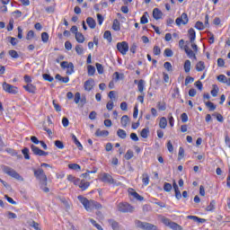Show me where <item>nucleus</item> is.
I'll return each mask as SVG.
<instances>
[{
  "label": "nucleus",
  "instance_id": "f257e3e1",
  "mask_svg": "<svg viewBox=\"0 0 230 230\" xmlns=\"http://www.w3.org/2000/svg\"><path fill=\"white\" fill-rule=\"evenodd\" d=\"M79 202L83 204L84 209L86 211H93V209H102L103 207L102 204H100L98 201H94L93 199H87V198L84 196H78L77 197Z\"/></svg>",
  "mask_w": 230,
  "mask_h": 230
},
{
  "label": "nucleus",
  "instance_id": "f03ea898",
  "mask_svg": "<svg viewBox=\"0 0 230 230\" xmlns=\"http://www.w3.org/2000/svg\"><path fill=\"white\" fill-rule=\"evenodd\" d=\"M2 170L4 173H5L6 175H9V177H13V179H15L16 181H20L22 182L24 181V178L21 176V174H19V172H17L15 169L10 166L4 165L2 166Z\"/></svg>",
  "mask_w": 230,
  "mask_h": 230
},
{
  "label": "nucleus",
  "instance_id": "7ed1b4c3",
  "mask_svg": "<svg viewBox=\"0 0 230 230\" xmlns=\"http://www.w3.org/2000/svg\"><path fill=\"white\" fill-rule=\"evenodd\" d=\"M34 177L40 181V184H43V186H48V176H46V173H44L43 169H34Z\"/></svg>",
  "mask_w": 230,
  "mask_h": 230
},
{
  "label": "nucleus",
  "instance_id": "20e7f679",
  "mask_svg": "<svg viewBox=\"0 0 230 230\" xmlns=\"http://www.w3.org/2000/svg\"><path fill=\"white\" fill-rule=\"evenodd\" d=\"M135 224H136L137 227H139V229L157 230V226L155 225H153V224H150V223L137 220L135 222Z\"/></svg>",
  "mask_w": 230,
  "mask_h": 230
},
{
  "label": "nucleus",
  "instance_id": "39448f33",
  "mask_svg": "<svg viewBox=\"0 0 230 230\" xmlns=\"http://www.w3.org/2000/svg\"><path fill=\"white\" fill-rule=\"evenodd\" d=\"M118 209L120 213H134V207L128 203H119Z\"/></svg>",
  "mask_w": 230,
  "mask_h": 230
},
{
  "label": "nucleus",
  "instance_id": "423d86ee",
  "mask_svg": "<svg viewBox=\"0 0 230 230\" xmlns=\"http://www.w3.org/2000/svg\"><path fill=\"white\" fill-rule=\"evenodd\" d=\"M2 87L9 94H17L19 93L17 86H13L6 82L3 83Z\"/></svg>",
  "mask_w": 230,
  "mask_h": 230
},
{
  "label": "nucleus",
  "instance_id": "0eeeda50",
  "mask_svg": "<svg viewBox=\"0 0 230 230\" xmlns=\"http://www.w3.org/2000/svg\"><path fill=\"white\" fill-rule=\"evenodd\" d=\"M117 49L121 55H127L128 53V43L127 41L117 43Z\"/></svg>",
  "mask_w": 230,
  "mask_h": 230
},
{
  "label": "nucleus",
  "instance_id": "6e6552de",
  "mask_svg": "<svg viewBox=\"0 0 230 230\" xmlns=\"http://www.w3.org/2000/svg\"><path fill=\"white\" fill-rule=\"evenodd\" d=\"M31 149L34 155H40V157H46V155H49V153L43 151L35 145H31Z\"/></svg>",
  "mask_w": 230,
  "mask_h": 230
},
{
  "label": "nucleus",
  "instance_id": "1a4fd4ad",
  "mask_svg": "<svg viewBox=\"0 0 230 230\" xmlns=\"http://www.w3.org/2000/svg\"><path fill=\"white\" fill-rule=\"evenodd\" d=\"M60 66L62 69H70V70H66V75H73V73H75V65H73V63L63 61L61 62Z\"/></svg>",
  "mask_w": 230,
  "mask_h": 230
},
{
  "label": "nucleus",
  "instance_id": "9d476101",
  "mask_svg": "<svg viewBox=\"0 0 230 230\" xmlns=\"http://www.w3.org/2000/svg\"><path fill=\"white\" fill-rule=\"evenodd\" d=\"M100 181H102V182H106L108 184L114 183V178H112L111 175L107 172L102 174Z\"/></svg>",
  "mask_w": 230,
  "mask_h": 230
},
{
  "label": "nucleus",
  "instance_id": "9b49d317",
  "mask_svg": "<svg viewBox=\"0 0 230 230\" xmlns=\"http://www.w3.org/2000/svg\"><path fill=\"white\" fill-rule=\"evenodd\" d=\"M84 91H87L88 93L93 91L94 89V79L90 78L86 80L84 84Z\"/></svg>",
  "mask_w": 230,
  "mask_h": 230
},
{
  "label": "nucleus",
  "instance_id": "f8f14e48",
  "mask_svg": "<svg viewBox=\"0 0 230 230\" xmlns=\"http://www.w3.org/2000/svg\"><path fill=\"white\" fill-rule=\"evenodd\" d=\"M188 21V14L186 13H183L181 17L176 19V24L177 26H181V24H186Z\"/></svg>",
  "mask_w": 230,
  "mask_h": 230
},
{
  "label": "nucleus",
  "instance_id": "ddd939ff",
  "mask_svg": "<svg viewBox=\"0 0 230 230\" xmlns=\"http://www.w3.org/2000/svg\"><path fill=\"white\" fill-rule=\"evenodd\" d=\"M23 89L30 93L31 94H35L37 93V86L33 85L32 84H28L27 85L23 86Z\"/></svg>",
  "mask_w": 230,
  "mask_h": 230
},
{
  "label": "nucleus",
  "instance_id": "4468645a",
  "mask_svg": "<svg viewBox=\"0 0 230 230\" xmlns=\"http://www.w3.org/2000/svg\"><path fill=\"white\" fill-rule=\"evenodd\" d=\"M128 193L129 195H132V197H134V199H136L137 200H139L140 202L145 200V198H143V196L139 195V193L136 192V190H134V189H128Z\"/></svg>",
  "mask_w": 230,
  "mask_h": 230
},
{
  "label": "nucleus",
  "instance_id": "2eb2a0df",
  "mask_svg": "<svg viewBox=\"0 0 230 230\" xmlns=\"http://www.w3.org/2000/svg\"><path fill=\"white\" fill-rule=\"evenodd\" d=\"M153 17L155 19V21H159L163 17V12L159 10V8H155L153 10Z\"/></svg>",
  "mask_w": 230,
  "mask_h": 230
},
{
  "label": "nucleus",
  "instance_id": "dca6fc26",
  "mask_svg": "<svg viewBox=\"0 0 230 230\" xmlns=\"http://www.w3.org/2000/svg\"><path fill=\"white\" fill-rule=\"evenodd\" d=\"M96 137H107L109 136V130H102L98 128L95 132Z\"/></svg>",
  "mask_w": 230,
  "mask_h": 230
},
{
  "label": "nucleus",
  "instance_id": "f3484780",
  "mask_svg": "<svg viewBox=\"0 0 230 230\" xmlns=\"http://www.w3.org/2000/svg\"><path fill=\"white\" fill-rule=\"evenodd\" d=\"M72 141H74L75 145L77 146L79 150H84V146H82V143L78 140L75 134L71 135Z\"/></svg>",
  "mask_w": 230,
  "mask_h": 230
},
{
  "label": "nucleus",
  "instance_id": "a211bd4d",
  "mask_svg": "<svg viewBox=\"0 0 230 230\" xmlns=\"http://www.w3.org/2000/svg\"><path fill=\"white\" fill-rule=\"evenodd\" d=\"M86 24H88L89 28L94 30L96 28V21L93 17H88L86 19Z\"/></svg>",
  "mask_w": 230,
  "mask_h": 230
},
{
  "label": "nucleus",
  "instance_id": "6ab92c4d",
  "mask_svg": "<svg viewBox=\"0 0 230 230\" xmlns=\"http://www.w3.org/2000/svg\"><path fill=\"white\" fill-rule=\"evenodd\" d=\"M120 123L124 128H127V125L130 123V119L128 118V115H123L121 117Z\"/></svg>",
  "mask_w": 230,
  "mask_h": 230
},
{
  "label": "nucleus",
  "instance_id": "aec40b11",
  "mask_svg": "<svg viewBox=\"0 0 230 230\" xmlns=\"http://www.w3.org/2000/svg\"><path fill=\"white\" fill-rule=\"evenodd\" d=\"M90 186H91V182L85 181V180H81L79 188L80 190H82V191H85V190H87V188H89Z\"/></svg>",
  "mask_w": 230,
  "mask_h": 230
},
{
  "label": "nucleus",
  "instance_id": "412c9836",
  "mask_svg": "<svg viewBox=\"0 0 230 230\" xmlns=\"http://www.w3.org/2000/svg\"><path fill=\"white\" fill-rule=\"evenodd\" d=\"M184 51L188 55L189 58H195L197 59V56L195 55V52L193 50L190 49L188 46L184 47Z\"/></svg>",
  "mask_w": 230,
  "mask_h": 230
},
{
  "label": "nucleus",
  "instance_id": "4be33fe9",
  "mask_svg": "<svg viewBox=\"0 0 230 230\" xmlns=\"http://www.w3.org/2000/svg\"><path fill=\"white\" fill-rule=\"evenodd\" d=\"M188 33H189V38H190V40L191 43L195 42V39L197 37L196 35V32H195V30L193 28H190L189 31H188Z\"/></svg>",
  "mask_w": 230,
  "mask_h": 230
},
{
  "label": "nucleus",
  "instance_id": "5701e85b",
  "mask_svg": "<svg viewBox=\"0 0 230 230\" xmlns=\"http://www.w3.org/2000/svg\"><path fill=\"white\" fill-rule=\"evenodd\" d=\"M204 69H206V64L204 63V61H199L196 64V71L200 73L204 71Z\"/></svg>",
  "mask_w": 230,
  "mask_h": 230
},
{
  "label": "nucleus",
  "instance_id": "b1692460",
  "mask_svg": "<svg viewBox=\"0 0 230 230\" xmlns=\"http://www.w3.org/2000/svg\"><path fill=\"white\" fill-rule=\"evenodd\" d=\"M75 40L79 44H84V42H85V37L84 36V34H82V32H78L75 35Z\"/></svg>",
  "mask_w": 230,
  "mask_h": 230
},
{
  "label": "nucleus",
  "instance_id": "393cba45",
  "mask_svg": "<svg viewBox=\"0 0 230 230\" xmlns=\"http://www.w3.org/2000/svg\"><path fill=\"white\" fill-rule=\"evenodd\" d=\"M137 89H138V93H141V94L145 93V80L140 79L138 81V84H137Z\"/></svg>",
  "mask_w": 230,
  "mask_h": 230
},
{
  "label": "nucleus",
  "instance_id": "a878e982",
  "mask_svg": "<svg viewBox=\"0 0 230 230\" xmlns=\"http://www.w3.org/2000/svg\"><path fill=\"white\" fill-rule=\"evenodd\" d=\"M142 182L144 186H148V184L150 183V176L148 175V173L142 174Z\"/></svg>",
  "mask_w": 230,
  "mask_h": 230
},
{
  "label": "nucleus",
  "instance_id": "bb28decb",
  "mask_svg": "<svg viewBox=\"0 0 230 230\" xmlns=\"http://www.w3.org/2000/svg\"><path fill=\"white\" fill-rule=\"evenodd\" d=\"M117 136L120 139H126L127 138V131H125L124 129L119 128L117 130Z\"/></svg>",
  "mask_w": 230,
  "mask_h": 230
},
{
  "label": "nucleus",
  "instance_id": "cd10ccee",
  "mask_svg": "<svg viewBox=\"0 0 230 230\" xmlns=\"http://www.w3.org/2000/svg\"><path fill=\"white\" fill-rule=\"evenodd\" d=\"M159 127L160 128H166V127H168V120L166 119V117H162L160 119Z\"/></svg>",
  "mask_w": 230,
  "mask_h": 230
},
{
  "label": "nucleus",
  "instance_id": "c85d7f7f",
  "mask_svg": "<svg viewBox=\"0 0 230 230\" xmlns=\"http://www.w3.org/2000/svg\"><path fill=\"white\" fill-rule=\"evenodd\" d=\"M112 30H114V31H119V30H121V26L118 19L113 20Z\"/></svg>",
  "mask_w": 230,
  "mask_h": 230
},
{
  "label": "nucleus",
  "instance_id": "c756f323",
  "mask_svg": "<svg viewBox=\"0 0 230 230\" xmlns=\"http://www.w3.org/2000/svg\"><path fill=\"white\" fill-rule=\"evenodd\" d=\"M183 69L185 73H190V71H191V61L187 59L184 63Z\"/></svg>",
  "mask_w": 230,
  "mask_h": 230
},
{
  "label": "nucleus",
  "instance_id": "7c9ffc66",
  "mask_svg": "<svg viewBox=\"0 0 230 230\" xmlns=\"http://www.w3.org/2000/svg\"><path fill=\"white\" fill-rule=\"evenodd\" d=\"M109 224L113 230H119V224L116 222L114 219H110Z\"/></svg>",
  "mask_w": 230,
  "mask_h": 230
},
{
  "label": "nucleus",
  "instance_id": "2f4dec72",
  "mask_svg": "<svg viewBox=\"0 0 230 230\" xmlns=\"http://www.w3.org/2000/svg\"><path fill=\"white\" fill-rule=\"evenodd\" d=\"M169 227L172 230H182V226H181V225L172 221L171 222V225H169Z\"/></svg>",
  "mask_w": 230,
  "mask_h": 230
},
{
  "label": "nucleus",
  "instance_id": "473e14b6",
  "mask_svg": "<svg viewBox=\"0 0 230 230\" xmlns=\"http://www.w3.org/2000/svg\"><path fill=\"white\" fill-rule=\"evenodd\" d=\"M148 134H150V130L148 129V128H143L140 132V136L144 139H146V137H148Z\"/></svg>",
  "mask_w": 230,
  "mask_h": 230
},
{
  "label": "nucleus",
  "instance_id": "72a5a7b5",
  "mask_svg": "<svg viewBox=\"0 0 230 230\" xmlns=\"http://www.w3.org/2000/svg\"><path fill=\"white\" fill-rule=\"evenodd\" d=\"M103 38L108 40V42H112V33H111V31H106L103 34Z\"/></svg>",
  "mask_w": 230,
  "mask_h": 230
},
{
  "label": "nucleus",
  "instance_id": "f704fd0d",
  "mask_svg": "<svg viewBox=\"0 0 230 230\" xmlns=\"http://www.w3.org/2000/svg\"><path fill=\"white\" fill-rule=\"evenodd\" d=\"M216 205L217 201H215V199L211 200L209 205L207 207L206 211H215Z\"/></svg>",
  "mask_w": 230,
  "mask_h": 230
},
{
  "label": "nucleus",
  "instance_id": "c9c22d12",
  "mask_svg": "<svg viewBox=\"0 0 230 230\" xmlns=\"http://www.w3.org/2000/svg\"><path fill=\"white\" fill-rule=\"evenodd\" d=\"M87 69H88V76H94V73H96V68L93 66L89 65L87 66Z\"/></svg>",
  "mask_w": 230,
  "mask_h": 230
},
{
  "label": "nucleus",
  "instance_id": "e433bc0d",
  "mask_svg": "<svg viewBox=\"0 0 230 230\" xmlns=\"http://www.w3.org/2000/svg\"><path fill=\"white\" fill-rule=\"evenodd\" d=\"M68 168L69 170H75V172H80L82 167L78 164H69Z\"/></svg>",
  "mask_w": 230,
  "mask_h": 230
},
{
  "label": "nucleus",
  "instance_id": "4c0bfd02",
  "mask_svg": "<svg viewBox=\"0 0 230 230\" xmlns=\"http://www.w3.org/2000/svg\"><path fill=\"white\" fill-rule=\"evenodd\" d=\"M132 157H134V151L133 150H128L126 155H125V159L127 161H130V159H132Z\"/></svg>",
  "mask_w": 230,
  "mask_h": 230
},
{
  "label": "nucleus",
  "instance_id": "58836bf2",
  "mask_svg": "<svg viewBox=\"0 0 230 230\" xmlns=\"http://www.w3.org/2000/svg\"><path fill=\"white\" fill-rule=\"evenodd\" d=\"M8 55H10L12 58H19V53L17 52V50H9Z\"/></svg>",
  "mask_w": 230,
  "mask_h": 230
},
{
  "label": "nucleus",
  "instance_id": "ea45409f",
  "mask_svg": "<svg viewBox=\"0 0 230 230\" xmlns=\"http://www.w3.org/2000/svg\"><path fill=\"white\" fill-rule=\"evenodd\" d=\"M22 154H23L24 159L30 160V149L28 147L23 148Z\"/></svg>",
  "mask_w": 230,
  "mask_h": 230
},
{
  "label": "nucleus",
  "instance_id": "a19ab883",
  "mask_svg": "<svg viewBox=\"0 0 230 230\" xmlns=\"http://www.w3.org/2000/svg\"><path fill=\"white\" fill-rule=\"evenodd\" d=\"M15 23V21H13V18H11L9 20V23L7 25V31H12L13 30V24Z\"/></svg>",
  "mask_w": 230,
  "mask_h": 230
},
{
  "label": "nucleus",
  "instance_id": "79ce46f5",
  "mask_svg": "<svg viewBox=\"0 0 230 230\" xmlns=\"http://www.w3.org/2000/svg\"><path fill=\"white\" fill-rule=\"evenodd\" d=\"M43 80H45L46 82H53V80H55V78H53V76H51L49 74H43Z\"/></svg>",
  "mask_w": 230,
  "mask_h": 230
},
{
  "label": "nucleus",
  "instance_id": "37998d69",
  "mask_svg": "<svg viewBox=\"0 0 230 230\" xmlns=\"http://www.w3.org/2000/svg\"><path fill=\"white\" fill-rule=\"evenodd\" d=\"M164 69H166V71H169V72L173 71V66H172V63H170V62H165L164 64Z\"/></svg>",
  "mask_w": 230,
  "mask_h": 230
},
{
  "label": "nucleus",
  "instance_id": "c03bdc74",
  "mask_svg": "<svg viewBox=\"0 0 230 230\" xmlns=\"http://www.w3.org/2000/svg\"><path fill=\"white\" fill-rule=\"evenodd\" d=\"M146 13H145L140 18V24H148V18L146 17Z\"/></svg>",
  "mask_w": 230,
  "mask_h": 230
},
{
  "label": "nucleus",
  "instance_id": "a18cd8bd",
  "mask_svg": "<svg viewBox=\"0 0 230 230\" xmlns=\"http://www.w3.org/2000/svg\"><path fill=\"white\" fill-rule=\"evenodd\" d=\"M55 146H57V148H59V150H64V143L60 140H56L54 142Z\"/></svg>",
  "mask_w": 230,
  "mask_h": 230
},
{
  "label": "nucleus",
  "instance_id": "49530a36",
  "mask_svg": "<svg viewBox=\"0 0 230 230\" xmlns=\"http://www.w3.org/2000/svg\"><path fill=\"white\" fill-rule=\"evenodd\" d=\"M75 53H77V55H84V47H82V45H76Z\"/></svg>",
  "mask_w": 230,
  "mask_h": 230
},
{
  "label": "nucleus",
  "instance_id": "de8ad7c7",
  "mask_svg": "<svg viewBox=\"0 0 230 230\" xmlns=\"http://www.w3.org/2000/svg\"><path fill=\"white\" fill-rule=\"evenodd\" d=\"M41 40L42 42H48V40H49V34H48V32H42L41 33Z\"/></svg>",
  "mask_w": 230,
  "mask_h": 230
},
{
  "label": "nucleus",
  "instance_id": "09e8293b",
  "mask_svg": "<svg viewBox=\"0 0 230 230\" xmlns=\"http://www.w3.org/2000/svg\"><path fill=\"white\" fill-rule=\"evenodd\" d=\"M90 222H91V224H92L94 227H96V229H98V230H103V228L102 227V226H101L100 224L96 223V220H94V219H90Z\"/></svg>",
  "mask_w": 230,
  "mask_h": 230
},
{
  "label": "nucleus",
  "instance_id": "8fccbe9b",
  "mask_svg": "<svg viewBox=\"0 0 230 230\" xmlns=\"http://www.w3.org/2000/svg\"><path fill=\"white\" fill-rule=\"evenodd\" d=\"M217 80L218 82H221V84H226V82H227V77L225 75H219Z\"/></svg>",
  "mask_w": 230,
  "mask_h": 230
},
{
  "label": "nucleus",
  "instance_id": "3c124183",
  "mask_svg": "<svg viewBox=\"0 0 230 230\" xmlns=\"http://www.w3.org/2000/svg\"><path fill=\"white\" fill-rule=\"evenodd\" d=\"M164 57H173V51L170 49H165L164 52Z\"/></svg>",
  "mask_w": 230,
  "mask_h": 230
},
{
  "label": "nucleus",
  "instance_id": "603ef678",
  "mask_svg": "<svg viewBox=\"0 0 230 230\" xmlns=\"http://www.w3.org/2000/svg\"><path fill=\"white\" fill-rule=\"evenodd\" d=\"M206 107L209 108V111H215V109H217V106H215V104L211 102H205Z\"/></svg>",
  "mask_w": 230,
  "mask_h": 230
},
{
  "label": "nucleus",
  "instance_id": "864d4df0",
  "mask_svg": "<svg viewBox=\"0 0 230 230\" xmlns=\"http://www.w3.org/2000/svg\"><path fill=\"white\" fill-rule=\"evenodd\" d=\"M164 190L167 193H170V191H172V184L168 183V182H165L164 185Z\"/></svg>",
  "mask_w": 230,
  "mask_h": 230
},
{
  "label": "nucleus",
  "instance_id": "5fc2aeb1",
  "mask_svg": "<svg viewBox=\"0 0 230 230\" xmlns=\"http://www.w3.org/2000/svg\"><path fill=\"white\" fill-rule=\"evenodd\" d=\"M33 37H35V31H29L27 35H26V40H31V39H33Z\"/></svg>",
  "mask_w": 230,
  "mask_h": 230
},
{
  "label": "nucleus",
  "instance_id": "6e6d98bb",
  "mask_svg": "<svg viewBox=\"0 0 230 230\" xmlns=\"http://www.w3.org/2000/svg\"><path fill=\"white\" fill-rule=\"evenodd\" d=\"M8 39H9L10 44H12V46H17V44L19 43V40H17V38L9 37Z\"/></svg>",
  "mask_w": 230,
  "mask_h": 230
},
{
  "label": "nucleus",
  "instance_id": "4d7b16f0",
  "mask_svg": "<svg viewBox=\"0 0 230 230\" xmlns=\"http://www.w3.org/2000/svg\"><path fill=\"white\" fill-rule=\"evenodd\" d=\"M96 67L99 75H103V66L100 63H96Z\"/></svg>",
  "mask_w": 230,
  "mask_h": 230
},
{
  "label": "nucleus",
  "instance_id": "13d9d810",
  "mask_svg": "<svg viewBox=\"0 0 230 230\" xmlns=\"http://www.w3.org/2000/svg\"><path fill=\"white\" fill-rule=\"evenodd\" d=\"M195 28L197 30L202 31L204 30V23L202 22H197L195 24Z\"/></svg>",
  "mask_w": 230,
  "mask_h": 230
},
{
  "label": "nucleus",
  "instance_id": "bf43d9fd",
  "mask_svg": "<svg viewBox=\"0 0 230 230\" xmlns=\"http://www.w3.org/2000/svg\"><path fill=\"white\" fill-rule=\"evenodd\" d=\"M153 53L155 56L161 55V48H159V46H155L153 49Z\"/></svg>",
  "mask_w": 230,
  "mask_h": 230
},
{
  "label": "nucleus",
  "instance_id": "052dcab7",
  "mask_svg": "<svg viewBox=\"0 0 230 230\" xmlns=\"http://www.w3.org/2000/svg\"><path fill=\"white\" fill-rule=\"evenodd\" d=\"M193 82H195V78L191 76H187L185 78V85H188L189 84H193Z\"/></svg>",
  "mask_w": 230,
  "mask_h": 230
},
{
  "label": "nucleus",
  "instance_id": "680f3d73",
  "mask_svg": "<svg viewBox=\"0 0 230 230\" xmlns=\"http://www.w3.org/2000/svg\"><path fill=\"white\" fill-rule=\"evenodd\" d=\"M168 118H169V124L171 127H173L174 123H175V119H173V116L172 115V113L168 114Z\"/></svg>",
  "mask_w": 230,
  "mask_h": 230
},
{
  "label": "nucleus",
  "instance_id": "e2e57ef3",
  "mask_svg": "<svg viewBox=\"0 0 230 230\" xmlns=\"http://www.w3.org/2000/svg\"><path fill=\"white\" fill-rule=\"evenodd\" d=\"M217 66L218 67H224L226 66V61H224V58H219L217 59Z\"/></svg>",
  "mask_w": 230,
  "mask_h": 230
},
{
  "label": "nucleus",
  "instance_id": "0e129e2a",
  "mask_svg": "<svg viewBox=\"0 0 230 230\" xmlns=\"http://www.w3.org/2000/svg\"><path fill=\"white\" fill-rule=\"evenodd\" d=\"M4 199H7V202H9V204H13V206L17 204V202L13 200V199L10 198L8 195H4Z\"/></svg>",
  "mask_w": 230,
  "mask_h": 230
},
{
  "label": "nucleus",
  "instance_id": "69168bd1",
  "mask_svg": "<svg viewBox=\"0 0 230 230\" xmlns=\"http://www.w3.org/2000/svg\"><path fill=\"white\" fill-rule=\"evenodd\" d=\"M158 111H166V104L157 102Z\"/></svg>",
  "mask_w": 230,
  "mask_h": 230
},
{
  "label": "nucleus",
  "instance_id": "338daca9",
  "mask_svg": "<svg viewBox=\"0 0 230 230\" xmlns=\"http://www.w3.org/2000/svg\"><path fill=\"white\" fill-rule=\"evenodd\" d=\"M31 227H33V229H35V230H42V229L40 228L39 223H37V222H35V221H32V222H31Z\"/></svg>",
  "mask_w": 230,
  "mask_h": 230
},
{
  "label": "nucleus",
  "instance_id": "774afa93",
  "mask_svg": "<svg viewBox=\"0 0 230 230\" xmlns=\"http://www.w3.org/2000/svg\"><path fill=\"white\" fill-rule=\"evenodd\" d=\"M178 155H179V159L184 158V148H182V147L179 148Z\"/></svg>",
  "mask_w": 230,
  "mask_h": 230
}]
</instances>
